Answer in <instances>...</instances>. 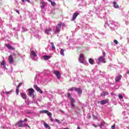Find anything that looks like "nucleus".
Returning <instances> with one entry per match:
<instances>
[{"label": "nucleus", "instance_id": "1", "mask_svg": "<svg viewBox=\"0 0 129 129\" xmlns=\"http://www.w3.org/2000/svg\"><path fill=\"white\" fill-rule=\"evenodd\" d=\"M16 126L18 127H24L25 126H28V127L30 128V126L28 125V124L23 123L22 120L18 121V122L16 123Z\"/></svg>", "mask_w": 129, "mask_h": 129}, {"label": "nucleus", "instance_id": "2", "mask_svg": "<svg viewBox=\"0 0 129 129\" xmlns=\"http://www.w3.org/2000/svg\"><path fill=\"white\" fill-rule=\"evenodd\" d=\"M61 26H64L65 24L64 23L60 22V23L57 24V26H56V30L55 31V34L59 33L60 31V29L61 28Z\"/></svg>", "mask_w": 129, "mask_h": 129}, {"label": "nucleus", "instance_id": "3", "mask_svg": "<svg viewBox=\"0 0 129 129\" xmlns=\"http://www.w3.org/2000/svg\"><path fill=\"white\" fill-rule=\"evenodd\" d=\"M106 59L103 56H100L99 58H98V63H106Z\"/></svg>", "mask_w": 129, "mask_h": 129}, {"label": "nucleus", "instance_id": "4", "mask_svg": "<svg viewBox=\"0 0 129 129\" xmlns=\"http://www.w3.org/2000/svg\"><path fill=\"white\" fill-rule=\"evenodd\" d=\"M35 93V90L33 89L30 88L28 89V94L30 97H32L34 98V95L33 94Z\"/></svg>", "mask_w": 129, "mask_h": 129}, {"label": "nucleus", "instance_id": "5", "mask_svg": "<svg viewBox=\"0 0 129 129\" xmlns=\"http://www.w3.org/2000/svg\"><path fill=\"white\" fill-rule=\"evenodd\" d=\"M84 59L85 57L84 54L83 53H81L80 57H79V61H80V63L84 64L85 63Z\"/></svg>", "mask_w": 129, "mask_h": 129}, {"label": "nucleus", "instance_id": "6", "mask_svg": "<svg viewBox=\"0 0 129 129\" xmlns=\"http://www.w3.org/2000/svg\"><path fill=\"white\" fill-rule=\"evenodd\" d=\"M33 87H34V89H35V90H36V91H37L38 92H39L41 94H42L43 93V92H42V90H41L40 89V88L38 87L37 85H34Z\"/></svg>", "mask_w": 129, "mask_h": 129}, {"label": "nucleus", "instance_id": "7", "mask_svg": "<svg viewBox=\"0 0 129 129\" xmlns=\"http://www.w3.org/2000/svg\"><path fill=\"white\" fill-rule=\"evenodd\" d=\"M8 60L9 63L11 64H12L14 62L13 55L12 54L9 55Z\"/></svg>", "mask_w": 129, "mask_h": 129}, {"label": "nucleus", "instance_id": "8", "mask_svg": "<svg viewBox=\"0 0 129 129\" xmlns=\"http://www.w3.org/2000/svg\"><path fill=\"white\" fill-rule=\"evenodd\" d=\"M79 15V13L77 12H75L73 15V18L71 19V21H74L77 18V17Z\"/></svg>", "mask_w": 129, "mask_h": 129}, {"label": "nucleus", "instance_id": "9", "mask_svg": "<svg viewBox=\"0 0 129 129\" xmlns=\"http://www.w3.org/2000/svg\"><path fill=\"white\" fill-rule=\"evenodd\" d=\"M51 31H52V30H51V28H46L45 31V33L47 35H50Z\"/></svg>", "mask_w": 129, "mask_h": 129}, {"label": "nucleus", "instance_id": "10", "mask_svg": "<svg viewBox=\"0 0 129 129\" xmlns=\"http://www.w3.org/2000/svg\"><path fill=\"white\" fill-rule=\"evenodd\" d=\"M75 91L76 92H78V94L79 95L82 94V91L81 89L75 87Z\"/></svg>", "mask_w": 129, "mask_h": 129}, {"label": "nucleus", "instance_id": "11", "mask_svg": "<svg viewBox=\"0 0 129 129\" xmlns=\"http://www.w3.org/2000/svg\"><path fill=\"white\" fill-rule=\"evenodd\" d=\"M47 115L49 116V119H50V120L51 122L54 121V119L52 117V113L49 112L47 114Z\"/></svg>", "mask_w": 129, "mask_h": 129}, {"label": "nucleus", "instance_id": "12", "mask_svg": "<svg viewBox=\"0 0 129 129\" xmlns=\"http://www.w3.org/2000/svg\"><path fill=\"white\" fill-rule=\"evenodd\" d=\"M121 76L119 75V76L115 77V82H119V81L121 80Z\"/></svg>", "mask_w": 129, "mask_h": 129}, {"label": "nucleus", "instance_id": "13", "mask_svg": "<svg viewBox=\"0 0 129 129\" xmlns=\"http://www.w3.org/2000/svg\"><path fill=\"white\" fill-rule=\"evenodd\" d=\"M21 96L24 100L27 99V94L25 93H21Z\"/></svg>", "mask_w": 129, "mask_h": 129}, {"label": "nucleus", "instance_id": "14", "mask_svg": "<svg viewBox=\"0 0 129 129\" xmlns=\"http://www.w3.org/2000/svg\"><path fill=\"white\" fill-rule=\"evenodd\" d=\"M109 93L106 91H103L102 93L100 94V96L105 97L106 95H108Z\"/></svg>", "mask_w": 129, "mask_h": 129}, {"label": "nucleus", "instance_id": "15", "mask_svg": "<svg viewBox=\"0 0 129 129\" xmlns=\"http://www.w3.org/2000/svg\"><path fill=\"white\" fill-rule=\"evenodd\" d=\"M53 74L55 75L56 78H60V74L59 71H55L53 72Z\"/></svg>", "mask_w": 129, "mask_h": 129}, {"label": "nucleus", "instance_id": "16", "mask_svg": "<svg viewBox=\"0 0 129 129\" xmlns=\"http://www.w3.org/2000/svg\"><path fill=\"white\" fill-rule=\"evenodd\" d=\"M108 103V100H101L100 102V104L101 105H104Z\"/></svg>", "mask_w": 129, "mask_h": 129}, {"label": "nucleus", "instance_id": "17", "mask_svg": "<svg viewBox=\"0 0 129 129\" xmlns=\"http://www.w3.org/2000/svg\"><path fill=\"white\" fill-rule=\"evenodd\" d=\"M40 4H42V5L40 6L41 9H43L45 7V6L47 5V3L44 2H40Z\"/></svg>", "mask_w": 129, "mask_h": 129}, {"label": "nucleus", "instance_id": "18", "mask_svg": "<svg viewBox=\"0 0 129 129\" xmlns=\"http://www.w3.org/2000/svg\"><path fill=\"white\" fill-rule=\"evenodd\" d=\"M30 55L35 57L37 56V54H36L35 52L34 51V50H31V52H30Z\"/></svg>", "mask_w": 129, "mask_h": 129}, {"label": "nucleus", "instance_id": "19", "mask_svg": "<svg viewBox=\"0 0 129 129\" xmlns=\"http://www.w3.org/2000/svg\"><path fill=\"white\" fill-rule=\"evenodd\" d=\"M51 58V56L50 55H44L43 56V58L45 60H48Z\"/></svg>", "mask_w": 129, "mask_h": 129}, {"label": "nucleus", "instance_id": "20", "mask_svg": "<svg viewBox=\"0 0 129 129\" xmlns=\"http://www.w3.org/2000/svg\"><path fill=\"white\" fill-rule=\"evenodd\" d=\"M40 113H42V114L43 113H47V114H48V113H50V112H49V111L47 110H41L40 111Z\"/></svg>", "mask_w": 129, "mask_h": 129}, {"label": "nucleus", "instance_id": "21", "mask_svg": "<svg viewBox=\"0 0 129 129\" xmlns=\"http://www.w3.org/2000/svg\"><path fill=\"white\" fill-rule=\"evenodd\" d=\"M6 46L8 49L11 50H14V48L12 46L10 45V44H6Z\"/></svg>", "mask_w": 129, "mask_h": 129}, {"label": "nucleus", "instance_id": "22", "mask_svg": "<svg viewBox=\"0 0 129 129\" xmlns=\"http://www.w3.org/2000/svg\"><path fill=\"white\" fill-rule=\"evenodd\" d=\"M113 5H114V7L115 9H118L119 8V5L117 4V3L115 2H113Z\"/></svg>", "mask_w": 129, "mask_h": 129}, {"label": "nucleus", "instance_id": "23", "mask_svg": "<svg viewBox=\"0 0 129 129\" xmlns=\"http://www.w3.org/2000/svg\"><path fill=\"white\" fill-rule=\"evenodd\" d=\"M88 62L90 64H94V60L92 58H90L88 59Z\"/></svg>", "mask_w": 129, "mask_h": 129}, {"label": "nucleus", "instance_id": "24", "mask_svg": "<svg viewBox=\"0 0 129 129\" xmlns=\"http://www.w3.org/2000/svg\"><path fill=\"white\" fill-rule=\"evenodd\" d=\"M43 125H44V126L46 128H48V129H50V126L49 125V124L46 123L45 122H44V123H43Z\"/></svg>", "mask_w": 129, "mask_h": 129}, {"label": "nucleus", "instance_id": "25", "mask_svg": "<svg viewBox=\"0 0 129 129\" xmlns=\"http://www.w3.org/2000/svg\"><path fill=\"white\" fill-rule=\"evenodd\" d=\"M64 50L63 49H61L60 51V54L62 55V56H64Z\"/></svg>", "mask_w": 129, "mask_h": 129}, {"label": "nucleus", "instance_id": "26", "mask_svg": "<svg viewBox=\"0 0 129 129\" xmlns=\"http://www.w3.org/2000/svg\"><path fill=\"white\" fill-rule=\"evenodd\" d=\"M5 63H6L5 60L2 61V63H1V66H4V68H5V69H6V65H5Z\"/></svg>", "mask_w": 129, "mask_h": 129}, {"label": "nucleus", "instance_id": "27", "mask_svg": "<svg viewBox=\"0 0 129 129\" xmlns=\"http://www.w3.org/2000/svg\"><path fill=\"white\" fill-rule=\"evenodd\" d=\"M50 44L51 45V48L52 49V50H54L55 49V47L54 45V43L51 42Z\"/></svg>", "mask_w": 129, "mask_h": 129}, {"label": "nucleus", "instance_id": "28", "mask_svg": "<svg viewBox=\"0 0 129 129\" xmlns=\"http://www.w3.org/2000/svg\"><path fill=\"white\" fill-rule=\"evenodd\" d=\"M51 5L52 6H53V7H55V6H56V4L55 3V2H51Z\"/></svg>", "mask_w": 129, "mask_h": 129}, {"label": "nucleus", "instance_id": "29", "mask_svg": "<svg viewBox=\"0 0 129 129\" xmlns=\"http://www.w3.org/2000/svg\"><path fill=\"white\" fill-rule=\"evenodd\" d=\"M22 29L23 30L22 32H25L26 31H28V30L27 29L25 28L24 27H22Z\"/></svg>", "mask_w": 129, "mask_h": 129}, {"label": "nucleus", "instance_id": "30", "mask_svg": "<svg viewBox=\"0 0 129 129\" xmlns=\"http://www.w3.org/2000/svg\"><path fill=\"white\" fill-rule=\"evenodd\" d=\"M13 90H11L9 92H5V94H6V95H8V94H10L11 93L13 92Z\"/></svg>", "mask_w": 129, "mask_h": 129}, {"label": "nucleus", "instance_id": "31", "mask_svg": "<svg viewBox=\"0 0 129 129\" xmlns=\"http://www.w3.org/2000/svg\"><path fill=\"white\" fill-rule=\"evenodd\" d=\"M71 109H74L75 108V105L73 103H71Z\"/></svg>", "mask_w": 129, "mask_h": 129}, {"label": "nucleus", "instance_id": "32", "mask_svg": "<svg viewBox=\"0 0 129 129\" xmlns=\"http://www.w3.org/2000/svg\"><path fill=\"white\" fill-rule=\"evenodd\" d=\"M22 85V83H19L16 88L20 89V87Z\"/></svg>", "mask_w": 129, "mask_h": 129}, {"label": "nucleus", "instance_id": "33", "mask_svg": "<svg viewBox=\"0 0 129 129\" xmlns=\"http://www.w3.org/2000/svg\"><path fill=\"white\" fill-rule=\"evenodd\" d=\"M69 99L71 101V102H72V103L75 102V100L74 98H69Z\"/></svg>", "mask_w": 129, "mask_h": 129}, {"label": "nucleus", "instance_id": "34", "mask_svg": "<svg viewBox=\"0 0 129 129\" xmlns=\"http://www.w3.org/2000/svg\"><path fill=\"white\" fill-rule=\"evenodd\" d=\"M118 96L119 97V99L123 98V95L121 94H119V95H118Z\"/></svg>", "mask_w": 129, "mask_h": 129}, {"label": "nucleus", "instance_id": "35", "mask_svg": "<svg viewBox=\"0 0 129 129\" xmlns=\"http://www.w3.org/2000/svg\"><path fill=\"white\" fill-rule=\"evenodd\" d=\"M53 121H55V122H56V123H57L58 124L60 123V120H58L57 119H55Z\"/></svg>", "mask_w": 129, "mask_h": 129}, {"label": "nucleus", "instance_id": "36", "mask_svg": "<svg viewBox=\"0 0 129 129\" xmlns=\"http://www.w3.org/2000/svg\"><path fill=\"white\" fill-rule=\"evenodd\" d=\"M19 88H16V93L17 95H19Z\"/></svg>", "mask_w": 129, "mask_h": 129}, {"label": "nucleus", "instance_id": "37", "mask_svg": "<svg viewBox=\"0 0 129 129\" xmlns=\"http://www.w3.org/2000/svg\"><path fill=\"white\" fill-rule=\"evenodd\" d=\"M75 89V88H71L68 89V91H73Z\"/></svg>", "mask_w": 129, "mask_h": 129}, {"label": "nucleus", "instance_id": "38", "mask_svg": "<svg viewBox=\"0 0 129 129\" xmlns=\"http://www.w3.org/2000/svg\"><path fill=\"white\" fill-rule=\"evenodd\" d=\"M68 97L69 99L73 98L72 97H71V94H70V93L68 94Z\"/></svg>", "mask_w": 129, "mask_h": 129}, {"label": "nucleus", "instance_id": "39", "mask_svg": "<svg viewBox=\"0 0 129 129\" xmlns=\"http://www.w3.org/2000/svg\"><path fill=\"white\" fill-rule=\"evenodd\" d=\"M28 119L27 118H25L24 120H23V122H27L28 121Z\"/></svg>", "mask_w": 129, "mask_h": 129}, {"label": "nucleus", "instance_id": "40", "mask_svg": "<svg viewBox=\"0 0 129 129\" xmlns=\"http://www.w3.org/2000/svg\"><path fill=\"white\" fill-rule=\"evenodd\" d=\"M114 42L115 44H118V42L117 40H114Z\"/></svg>", "mask_w": 129, "mask_h": 129}, {"label": "nucleus", "instance_id": "41", "mask_svg": "<svg viewBox=\"0 0 129 129\" xmlns=\"http://www.w3.org/2000/svg\"><path fill=\"white\" fill-rule=\"evenodd\" d=\"M112 129H115V124L111 126Z\"/></svg>", "mask_w": 129, "mask_h": 129}, {"label": "nucleus", "instance_id": "42", "mask_svg": "<svg viewBox=\"0 0 129 129\" xmlns=\"http://www.w3.org/2000/svg\"><path fill=\"white\" fill-rule=\"evenodd\" d=\"M15 11L16 12V13L18 14H20V11L18 10H16Z\"/></svg>", "mask_w": 129, "mask_h": 129}, {"label": "nucleus", "instance_id": "43", "mask_svg": "<svg viewBox=\"0 0 129 129\" xmlns=\"http://www.w3.org/2000/svg\"><path fill=\"white\" fill-rule=\"evenodd\" d=\"M103 56H104V57H106V53H105L104 52H103Z\"/></svg>", "mask_w": 129, "mask_h": 129}, {"label": "nucleus", "instance_id": "44", "mask_svg": "<svg viewBox=\"0 0 129 129\" xmlns=\"http://www.w3.org/2000/svg\"><path fill=\"white\" fill-rule=\"evenodd\" d=\"M26 1V2H28V3H30V0H25Z\"/></svg>", "mask_w": 129, "mask_h": 129}, {"label": "nucleus", "instance_id": "45", "mask_svg": "<svg viewBox=\"0 0 129 129\" xmlns=\"http://www.w3.org/2000/svg\"><path fill=\"white\" fill-rule=\"evenodd\" d=\"M47 1L49 2H50V3L52 2V1H51V0H47Z\"/></svg>", "mask_w": 129, "mask_h": 129}, {"label": "nucleus", "instance_id": "46", "mask_svg": "<svg viewBox=\"0 0 129 129\" xmlns=\"http://www.w3.org/2000/svg\"><path fill=\"white\" fill-rule=\"evenodd\" d=\"M22 2L24 3L25 2V0H21Z\"/></svg>", "mask_w": 129, "mask_h": 129}, {"label": "nucleus", "instance_id": "47", "mask_svg": "<svg viewBox=\"0 0 129 129\" xmlns=\"http://www.w3.org/2000/svg\"><path fill=\"white\" fill-rule=\"evenodd\" d=\"M77 129H81L80 126H78Z\"/></svg>", "mask_w": 129, "mask_h": 129}, {"label": "nucleus", "instance_id": "48", "mask_svg": "<svg viewBox=\"0 0 129 129\" xmlns=\"http://www.w3.org/2000/svg\"><path fill=\"white\" fill-rule=\"evenodd\" d=\"M126 74H129V71H127V72H126Z\"/></svg>", "mask_w": 129, "mask_h": 129}, {"label": "nucleus", "instance_id": "49", "mask_svg": "<svg viewBox=\"0 0 129 129\" xmlns=\"http://www.w3.org/2000/svg\"><path fill=\"white\" fill-rule=\"evenodd\" d=\"M27 113H28V114H30V113H31V112H27Z\"/></svg>", "mask_w": 129, "mask_h": 129}, {"label": "nucleus", "instance_id": "50", "mask_svg": "<svg viewBox=\"0 0 129 129\" xmlns=\"http://www.w3.org/2000/svg\"><path fill=\"white\" fill-rule=\"evenodd\" d=\"M63 129H69V128H64Z\"/></svg>", "mask_w": 129, "mask_h": 129}, {"label": "nucleus", "instance_id": "51", "mask_svg": "<svg viewBox=\"0 0 129 129\" xmlns=\"http://www.w3.org/2000/svg\"><path fill=\"white\" fill-rule=\"evenodd\" d=\"M94 126H95V127H96V125H94Z\"/></svg>", "mask_w": 129, "mask_h": 129}, {"label": "nucleus", "instance_id": "52", "mask_svg": "<svg viewBox=\"0 0 129 129\" xmlns=\"http://www.w3.org/2000/svg\"><path fill=\"white\" fill-rule=\"evenodd\" d=\"M1 128H4V127H1Z\"/></svg>", "mask_w": 129, "mask_h": 129}, {"label": "nucleus", "instance_id": "53", "mask_svg": "<svg viewBox=\"0 0 129 129\" xmlns=\"http://www.w3.org/2000/svg\"><path fill=\"white\" fill-rule=\"evenodd\" d=\"M124 129H125V128H124Z\"/></svg>", "mask_w": 129, "mask_h": 129}]
</instances>
